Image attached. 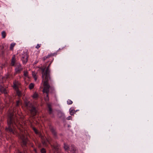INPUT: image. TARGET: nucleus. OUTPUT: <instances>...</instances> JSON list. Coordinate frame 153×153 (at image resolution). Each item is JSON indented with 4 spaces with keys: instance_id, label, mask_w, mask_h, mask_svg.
<instances>
[{
    "instance_id": "obj_3",
    "label": "nucleus",
    "mask_w": 153,
    "mask_h": 153,
    "mask_svg": "<svg viewBox=\"0 0 153 153\" xmlns=\"http://www.w3.org/2000/svg\"><path fill=\"white\" fill-rule=\"evenodd\" d=\"M21 60L24 64H26L28 61V55L27 52H24L21 56Z\"/></svg>"
},
{
    "instance_id": "obj_1",
    "label": "nucleus",
    "mask_w": 153,
    "mask_h": 153,
    "mask_svg": "<svg viewBox=\"0 0 153 153\" xmlns=\"http://www.w3.org/2000/svg\"><path fill=\"white\" fill-rule=\"evenodd\" d=\"M8 116V118L7 120L8 127L6 128V131L11 134H15L16 132L13 130L12 127H13L14 124L16 125L17 128L22 132L20 134H17L18 135L19 137L22 140L21 144L22 146L23 147H25L26 146L27 139L26 136L25 135L23 131H22L23 130V129L19 127V126L20 125L22 128V125L19 124L17 118L14 115L13 112H10Z\"/></svg>"
},
{
    "instance_id": "obj_11",
    "label": "nucleus",
    "mask_w": 153,
    "mask_h": 153,
    "mask_svg": "<svg viewBox=\"0 0 153 153\" xmlns=\"http://www.w3.org/2000/svg\"><path fill=\"white\" fill-rule=\"evenodd\" d=\"M51 146L53 149H54L56 151L58 149L59 145L58 144H54L53 145H51Z\"/></svg>"
},
{
    "instance_id": "obj_29",
    "label": "nucleus",
    "mask_w": 153,
    "mask_h": 153,
    "mask_svg": "<svg viewBox=\"0 0 153 153\" xmlns=\"http://www.w3.org/2000/svg\"><path fill=\"white\" fill-rule=\"evenodd\" d=\"M13 86L15 88H16L17 87V85L15 84H14Z\"/></svg>"
},
{
    "instance_id": "obj_28",
    "label": "nucleus",
    "mask_w": 153,
    "mask_h": 153,
    "mask_svg": "<svg viewBox=\"0 0 153 153\" xmlns=\"http://www.w3.org/2000/svg\"><path fill=\"white\" fill-rule=\"evenodd\" d=\"M67 119L68 120H71L72 119V117L71 116H69L67 118Z\"/></svg>"
},
{
    "instance_id": "obj_5",
    "label": "nucleus",
    "mask_w": 153,
    "mask_h": 153,
    "mask_svg": "<svg viewBox=\"0 0 153 153\" xmlns=\"http://www.w3.org/2000/svg\"><path fill=\"white\" fill-rule=\"evenodd\" d=\"M57 54L56 53H51L47 56H44L43 58V60L44 61H45V60L49 58L50 57H52V56H55Z\"/></svg>"
},
{
    "instance_id": "obj_25",
    "label": "nucleus",
    "mask_w": 153,
    "mask_h": 153,
    "mask_svg": "<svg viewBox=\"0 0 153 153\" xmlns=\"http://www.w3.org/2000/svg\"><path fill=\"white\" fill-rule=\"evenodd\" d=\"M41 44H37L36 47V48L37 49H38L39 47H40Z\"/></svg>"
},
{
    "instance_id": "obj_13",
    "label": "nucleus",
    "mask_w": 153,
    "mask_h": 153,
    "mask_svg": "<svg viewBox=\"0 0 153 153\" xmlns=\"http://www.w3.org/2000/svg\"><path fill=\"white\" fill-rule=\"evenodd\" d=\"M48 108L49 113L50 114H51L52 113V110L51 107V105L50 104H48Z\"/></svg>"
},
{
    "instance_id": "obj_12",
    "label": "nucleus",
    "mask_w": 153,
    "mask_h": 153,
    "mask_svg": "<svg viewBox=\"0 0 153 153\" xmlns=\"http://www.w3.org/2000/svg\"><path fill=\"white\" fill-rule=\"evenodd\" d=\"M37 73L35 72L34 71L32 72V75L35 81L37 79V76H36Z\"/></svg>"
},
{
    "instance_id": "obj_9",
    "label": "nucleus",
    "mask_w": 153,
    "mask_h": 153,
    "mask_svg": "<svg viewBox=\"0 0 153 153\" xmlns=\"http://www.w3.org/2000/svg\"><path fill=\"white\" fill-rule=\"evenodd\" d=\"M49 143V142L48 140H45L42 138V144L45 146H47L48 145L47 143Z\"/></svg>"
},
{
    "instance_id": "obj_26",
    "label": "nucleus",
    "mask_w": 153,
    "mask_h": 153,
    "mask_svg": "<svg viewBox=\"0 0 153 153\" xmlns=\"http://www.w3.org/2000/svg\"><path fill=\"white\" fill-rule=\"evenodd\" d=\"M19 103L20 101L19 100L17 101L16 103V105L18 106L19 105Z\"/></svg>"
},
{
    "instance_id": "obj_18",
    "label": "nucleus",
    "mask_w": 153,
    "mask_h": 153,
    "mask_svg": "<svg viewBox=\"0 0 153 153\" xmlns=\"http://www.w3.org/2000/svg\"><path fill=\"white\" fill-rule=\"evenodd\" d=\"M64 147L66 150H69V147L65 143H64Z\"/></svg>"
},
{
    "instance_id": "obj_15",
    "label": "nucleus",
    "mask_w": 153,
    "mask_h": 153,
    "mask_svg": "<svg viewBox=\"0 0 153 153\" xmlns=\"http://www.w3.org/2000/svg\"><path fill=\"white\" fill-rule=\"evenodd\" d=\"M1 36L2 38H4L6 36V33L5 31H3L1 32Z\"/></svg>"
},
{
    "instance_id": "obj_10",
    "label": "nucleus",
    "mask_w": 153,
    "mask_h": 153,
    "mask_svg": "<svg viewBox=\"0 0 153 153\" xmlns=\"http://www.w3.org/2000/svg\"><path fill=\"white\" fill-rule=\"evenodd\" d=\"M15 55H13V56L12 57L11 59V65L13 66L15 65V62L16 61L15 59Z\"/></svg>"
},
{
    "instance_id": "obj_16",
    "label": "nucleus",
    "mask_w": 153,
    "mask_h": 153,
    "mask_svg": "<svg viewBox=\"0 0 153 153\" xmlns=\"http://www.w3.org/2000/svg\"><path fill=\"white\" fill-rule=\"evenodd\" d=\"M34 86V84L33 83H31L30 84L29 86V88L31 90L33 88Z\"/></svg>"
},
{
    "instance_id": "obj_32",
    "label": "nucleus",
    "mask_w": 153,
    "mask_h": 153,
    "mask_svg": "<svg viewBox=\"0 0 153 153\" xmlns=\"http://www.w3.org/2000/svg\"><path fill=\"white\" fill-rule=\"evenodd\" d=\"M24 150V153H25V149Z\"/></svg>"
},
{
    "instance_id": "obj_21",
    "label": "nucleus",
    "mask_w": 153,
    "mask_h": 153,
    "mask_svg": "<svg viewBox=\"0 0 153 153\" xmlns=\"http://www.w3.org/2000/svg\"><path fill=\"white\" fill-rule=\"evenodd\" d=\"M67 102L68 104L70 105L73 102L71 100H68L67 101Z\"/></svg>"
},
{
    "instance_id": "obj_31",
    "label": "nucleus",
    "mask_w": 153,
    "mask_h": 153,
    "mask_svg": "<svg viewBox=\"0 0 153 153\" xmlns=\"http://www.w3.org/2000/svg\"><path fill=\"white\" fill-rule=\"evenodd\" d=\"M37 62H38L37 61H35V64H36L37 63Z\"/></svg>"
},
{
    "instance_id": "obj_7",
    "label": "nucleus",
    "mask_w": 153,
    "mask_h": 153,
    "mask_svg": "<svg viewBox=\"0 0 153 153\" xmlns=\"http://www.w3.org/2000/svg\"><path fill=\"white\" fill-rule=\"evenodd\" d=\"M50 129L52 134L54 136H56L57 135V133L55 128L52 126H50Z\"/></svg>"
},
{
    "instance_id": "obj_34",
    "label": "nucleus",
    "mask_w": 153,
    "mask_h": 153,
    "mask_svg": "<svg viewBox=\"0 0 153 153\" xmlns=\"http://www.w3.org/2000/svg\"><path fill=\"white\" fill-rule=\"evenodd\" d=\"M20 153H22V152H20Z\"/></svg>"
},
{
    "instance_id": "obj_30",
    "label": "nucleus",
    "mask_w": 153,
    "mask_h": 153,
    "mask_svg": "<svg viewBox=\"0 0 153 153\" xmlns=\"http://www.w3.org/2000/svg\"><path fill=\"white\" fill-rule=\"evenodd\" d=\"M9 75H7L6 76V79H7L8 78H9Z\"/></svg>"
},
{
    "instance_id": "obj_4",
    "label": "nucleus",
    "mask_w": 153,
    "mask_h": 153,
    "mask_svg": "<svg viewBox=\"0 0 153 153\" xmlns=\"http://www.w3.org/2000/svg\"><path fill=\"white\" fill-rule=\"evenodd\" d=\"M22 70L21 65L20 64H17L16 66L15 69L16 72L17 73H19Z\"/></svg>"
},
{
    "instance_id": "obj_6",
    "label": "nucleus",
    "mask_w": 153,
    "mask_h": 153,
    "mask_svg": "<svg viewBox=\"0 0 153 153\" xmlns=\"http://www.w3.org/2000/svg\"><path fill=\"white\" fill-rule=\"evenodd\" d=\"M0 91L5 95L7 94V93L6 89L1 85L0 86Z\"/></svg>"
},
{
    "instance_id": "obj_23",
    "label": "nucleus",
    "mask_w": 153,
    "mask_h": 153,
    "mask_svg": "<svg viewBox=\"0 0 153 153\" xmlns=\"http://www.w3.org/2000/svg\"><path fill=\"white\" fill-rule=\"evenodd\" d=\"M33 128L34 131L36 134H38V131L37 129L36 128L34 127H33Z\"/></svg>"
},
{
    "instance_id": "obj_19",
    "label": "nucleus",
    "mask_w": 153,
    "mask_h": 153,
    "mask_svg": "<svg viewBox=\"0 0 153 153\" xmlns=\"http://www.w3.org/2000/svg\"><path fill=\"white\" fill-rule=\"evenodd\" d=\"M16 44L14 43H11L10 45V49L11 50H13V47Z\"/></svg>"
},
{
    "instance_id": "obj_33",
    "label": "nucleus",
    "mask_w": 153,
    "mask_h": 153,
    "mask_svg": "<svg viewBox=\"0 0 153 153\" xmlns=\"http://www.w3.org/2000/svg\"><path fill=\"white\" fill-rule=\"evenodd\" d=\"M26 106H28L27 104H26Z\"/></svg>"
},
{
    "instance_id": "obj_24",
    "label": "nucleus",
    "mask_w": 153,
    "mask_h": 153,
    "mask_svg": "<svg viewBox=\"0 0 153 153\" xmlns=\"http://www.w3.org/2000/svg\"><path fill=\"white\" fill-rule=\"evenodd\" d=\"M41 152L42 153H46V151L44 148H42L41 150Z\"/></svg>"
},
{
    "instance_id": "obj_2",
    "label": "nucleus",
    "mask_w": 153,
    "mask_h": 153,
    "mask_svg": "<svg viewBox=\"0 0 153 153\" xmlns=\"http://www.w3.org/2000/svg\"><path fill=\"white\" fill-rule=\"evenodd\" d=\"M53 60V59H52L50 61V64L47 67L45 71L44 68L42 69V81L43 82L44 86L43 91V93H45L46 94V97L45 99L46 100H48L49 99L48 93L49 92V89H50V92L51 93H53L54 90L53 87L50 86L48 83V81L51 80L50 75V71L49 68Z\"/></svg>"
},
{
    "instance_id": "obj_8",
    "label": "nucleus",
    "mask_w": 153,
    "mask_h": 153,
    "mask_svg": "<svg viewBox=\"0 0 153 153\" xmlns=\"http://www.w3.org/2000/svg\"><path fill=\"white\" fill-rule=\"evenodd\" d=\"M30 112L31 114L33 116H35L36 113V111L35 108L34 107H32L30 110Z\"/></svg>"
},
{
    "instance_id": "obj_22",
    "label": "nucleus",
    "mask_w": 153,
    "mask_h": 153,
    "mask_svg": "<svg viewBox=\"0 0 153 153\" xmlns=\"http://www.w3.org/2000/svg\"><path fill=\"white\" fill-rule=\"evenodd\" d=\"M24 75L25 77H27L28 76V72L27 71H24Z\"/></svg>"
},
{
    "instance_id": "obj_20",
    "label": "nucleus",
    "mask_w": 153,
    "mask_h": 153,
    "mask_svg": "<svg viewBox=\"0 0 153 153\" xmlns=\"http://www.w3.org/2000/svg\"><path fill=\"white\" fill-rule=\"evenodd\" d=\"M38 95L37 93H35L33 96V97L34 98H37L38 97Z\"/></svg>"
},
{
    "instance_id": "obj_27",
    "label": "nucleus",
    "mask_w": 153,
    "mask_h": 153,
    "mask_svg": "<svg viewBox=\"0 0 153 153\" xmlns=\"http://www.w3.org/2000/svg\"><path fill=\"white\" fill-rule=\"evenodd\" d=\"M17 94L19 96H21V93L20 92L18 91L17 92Z\"/></svg>"
},
{
    "instance_id": "obj_14",
    "label": "nucleus",
    "mask_w": 153,
    "mask_h": 153,
    "mask_svg": "<svg viewBox=\"0 0 153 153\" xmlns=\"http://www.w3.org/2000/svg\"><path fill=\"white\" fill-rule=\"evenodd\" d=\"M70 114L71 115H74V114L76 112V111L74 110L73 109H70Z\"/></svg>"
},
{
    "instance_id": "obj_17",
    "label": "nucleus",
    "mask_w": 153,
    "mask_h": 153,
    "mask_svg": "<svg viewBox=\"0 0 153 153\" xmlns=\"http://www.w3.org/2000/svg\"><path fill=\"white\" fill-rule=\"evenodd\" d=\"M76 150V149L75 147L73 145H72L71 146V151L73 152H74Z\"/></svg>"
}]
</instances>
